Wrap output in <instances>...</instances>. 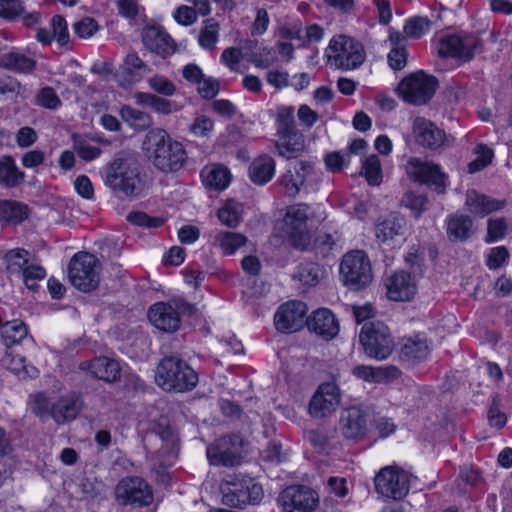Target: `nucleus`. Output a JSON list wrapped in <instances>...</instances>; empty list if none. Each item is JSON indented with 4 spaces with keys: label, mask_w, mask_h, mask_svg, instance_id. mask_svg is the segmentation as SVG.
Returning <instances> with one entry per match:
<instances>
[{
    "label": "nucleus",
    "mask_w": 512,
    "mask_h": 512,
    "mask_svg": "<svg viewBox=\"0 0 512 512\" xmlns=\"http://www.w3.org/2000/svg\"><path fill=\"white\" fill-rule=\"evenodd\" d=\"M142 42L150 52L162 58L172 55L176 49L171 36L157 26H148L143 29Z\"/></svg>",
    "instance_id": "obj_26"
},
{
    "label": "nucleus",
    "mask_w": 512,
    "mask_h": 512,
    "mask_svg": "<svg viewBox=\"0 0 512 512\" xmlns=\"http://www.w3.org/2000/svg\"><path fill=\"white\" fill-rule=\"evenodd\" d=\"M195 307L182 298H173L168 302H157L148 311L150 322L164 332H175L179 329L182 315L190 316Z\"/></svg>",
    "instance_id": "obj_5"
},
{
    "label": "nucleus",
    "mask_w": 512,
    "mask_h": 512,
    "mask_svg": "<svg viewBox=\"0 0 512 512\" xmlns=\"http://www.w3.org/2000/svg\"><path fill=\"white\" fill-rule=\"evenodd\" d=\"M374 482L377 493L394 500L403 499L410 489V475L395 466L381 469Z\"/></svg>",
    "instance_id": "obj_13"
},
{
    "label": "nucleus",
    "mask_w": 512,
    "mask_h": 512,
    "mask_svg": "<svg viewBox=\"0 0 512 512\" xmlns=\"http://www.w3.org/2000/svg\"><path fill=\"white\" fill-rule=\"evenodd\" d=\"M143 148L156 169L175 173L183 168L187 153L182 143L174 140L161 128L151 129L145 136Z\"/></svg>",
    "instance_id": "obj_1"
},
{
    "label": "nucleus",
    "mask_w": 512,
    "mask_h": 512,
    "mask_svg": "<svg viewBox=\"0 0 512 512\" xmlns=\"http://www.w3.org/2000/svg\"><path fill=\"white\" fill-rule=\"evenodd\" d=\"M359 340L364 353L376 360L387 359L394 350V339L388 327L380 321L365 323Z\"/></svg>",
    "instance_id": "obj_6"
},
{
    "label": "nucleus",
    "mask_w": 512,
    "mask_h": 512,
    "mask_svg": "<svg viewBox=\"0 0 512 512\" xmlns=\"http://www.w3.org/2000/svg\"><path fill=\"white\" fill-rule=\"evenodd\" d=\"M218 36V23H215L212 20H207L199 33L198 43L202 48L206 50H212L218 41Z\"/></svg>",
    "instance_id": "obj_49"
},
{
    "label": "nucleus",
    "mask_w": 512,
    "mask_h": 512,
    "mask_svg": "<svg viewBox=\"0 0 512 512\" xmlns=\"http://www.w3.org/2000/svg\"><path fill=\"white\" fill-rule=\"evenodd\" d=\"M437 52L442 58H454L465 63L483 48L482 41L474 35H444L437 40Z\"/></svg>",
    "instance_id": "obj_11"
},
{
    "label": "nucleus",
    "mask_w": 512,
    "mask_h": 512,
    "mask_svg": "<svg viewBox=\"0 0 512 512\" xmlns=\"http://www.w3.org/2000/svg\"><path fill=\"white\" fill-rule=\"evenodd\" d=\"M294 112L293 106L281 105L277 107L275 115L277 134L298 131L295 125Z\"/></svg>",
    "instance_id": "obj_46"
},
{
    "label": "nucleus",
    "mask_w": 512,
    "mask_h": 512,
    "mask_svg": "<svg viewBox=\"0 0 512 512\" xmlns=\"http://www.w3.org/2000/svg\"><path fill=\"white\" fill-rule=\"evenodd\" d=\"M278 140L275 147L278 154L284 158H296L305 148V140L302 133L292 131L277 134Z\"/></svg>",
    "instance_id": "obj_34"
},
{
    "label": "nucleus",
    "mask_w": 512,
    "mask_h": 512,
    "mask_svg": "<svg viewBox=\"0 0 512 512\" xmlns=\"http://www.w3.org/2000/svg\"><path fill=\"white\" fill-rule=\"evenodd\" d=\"M375 236L381 243H390L407 233V221L404 216L392 212L375 223Z\"/></svg>",
    "instance_id": "obj_25"
},
{
    "label": "nucleus",
    "mask_w": 512,
    "mask_h": 512,
    "mask_svg": "<svg viewBox=\"0 0 512 512\" xmlns=\"http://www.w3.org/2000/svg\"><path fill=\"white\" fill-rule=\"evenodd\" d=\"M135 100L137 104L148 106L155 112L165 115L177 112L181 109V106L176 102H172L151 93L138 92L135 94Z\"/></svg>",
    "instance_id": "obj_38"
},
{
    "label": "nucleus",
    "mask_w": 512,
    "mask_h": 512,
    "mask_svg": "<svg viewBox=\"0 0 512 512\" xmlns=\"http://www.w3.org/2000/svg\"><path fill=\"white\" fill-rule=\"evenodd\" d=\"M318 502L317 493L304 485L289 486L278 497V503L284 512H311Z\"/></svg>",
    "instance_id": "obj_17"
},
{
    "label": "nucleus",
    "mask_w": 512,
    "mask_h": 512,
    "mask_svg": "<svg viewBox=\"0 0 512 512\" xmlns=\"http://www.w3.org/2000/svg\"><path fill=\"white\" fill-rule=\"evenodd\" d=\"M352 373L357 378L371 383H380L383 374L382 370L366 365L355 366Z\"/></svg>",
    "instance_id": "obj_61"
},
{
    "label": "nucleus",
    "mask_w": 512,
    "mask_h": 512,
    "mask_svg": "<svg viewBox=\"0 0 512 512\" xmlns=\"http://www.w3.org/2000/svg\"><path fill=\"white\" fill-rule=\"evenodd\" d=\"M275 174V161L268 155H261L255 158L249 166V177L256 185H264L269 182Z\"/></svg>",
    "instance_id": "obj_36"
},
{
    "label": "nucleus",
    "mask_w": 512,
    "mask_h": 512,
    "mask_svg": "<svg viewBox=\"0 0 512 512\" xmlns=\"http://www.w3.org/2000/svg\"><path fill=\"white\" fill-rule=\"evenodd\" d=\"M430 352L426 338L416 335L402 340L400 355L408 361L423 360Z\"/></svg>",
    "instance_id": "obj_37"
},
{
    "label": "nucleus",
    "mask_w": 512,
    "mask_h": 512,
    "mask_svg": "<svg viewBox=\"0 0 512 512\" xmlns=\"http://www.w3.org/2000/svg\"><path fill=\"white\" fill-rule=\"evenodd\" d=\"M25 358L19 355H12L9 352L1 358L0 363L2 367L10 370L17 376L25 378H34L37 376L38 371L35 367L27 365Z\"/></svg>",
    "instance_id": "obj_40"
},
{
    "label": "nucleus",
    "mask_w": 512,
    "mask_h": 512,
    "mask_svg": "<svg viewBox=\"0 0 512 512\" xmlns=\"http://www.w3.org/2000/svg\"><path fill=\"white\" fill-rule=\"evenodd\" d=\"M20 276L22 277L25 286L28 289L35 291L38 287L36 282L45 278L46 271L40 265L28 263Z\"/></svg>",
    "instance_id": "obj_53"
},
{
    "label": "nucleus",
    "mask_w": 512,
    "mask_h": 512,
    "mask_svg": "<svg viewBox=\"0 0 512 512\" xmlns=\"http://www.w3.org/2000/svg\"><path fill=\"white\" fill-rule=\"evenodd\" d=\"M321 276V269L318 264L313 262H304L299 264L295 278L302 284L314 286L318 283Z\"/></svg>",
    "instance_id": "obj_47"
},
{
    "label": "nucleus",
    "mask_w": 512,
    "mask_h": 512,
    "mask_svg": "<svg viewBox=\"0 0 512 512\" xmlns=\"http://www.w3.org/2000/svg\"><path fill=\"white\" fill-rule=\"evenodd\" d=\"M204 185L212 190L222 191L228 187L231 181L229 169L220 164L205 166L201 171Z\"/></svg>",
    "instance_id": "obj_35"
},
{
    "label": "nucleus",
    "mask_w": 512,
    "mask_h": 512,
    "mask_svg": "<svg viewBox=\"0 0 512 512\" xmlns=\"http://www.w3.org/2000/svg\"><path fill=\"white\" fill-rule=\"evenodd\" d=\"M328 59L338 69L358 68L365 59L363 46L358 41L339 35L331 39L328 46Z\"/></svg>",
    "instance_id": "obj_8"
},
{
    "label": "nucleus",
    "mask_w": 512,
    "mask_h": 512,
    "mask_svg": "<svg viewBox=\"0 0 512 512\" xmlns=\"http://www.w3.org/2000/svg\"><path fill=\"white\" fill-rule=\"evenodd\" d=\"M0 67L19 74H31L37 61L22 51L12 50L0 57Z\"/></svg>",
    "instance_id": "obj_33"
},
{
    "label": "nucleus",
    "mask_w": 512,
    "mask_h": 512,
    "mask_svg": "<svg viewBox=\"0 0 512 512\" xmlns=\"http://www.w3.org/2000/svg\"><path fill=\"white\" fill-rule=\"evenodd\" d=\"M306 325L310 331L326 340L334 338L339 332V324L335 316L325 308L318 309L307 318Z\"/></svg>",
    "instance_id": "obj_27"
},
{
    "label": "nucleus",
    "mask_w": 512,
    "mask_h": 512,
    "mask_svg": "<svg viewBox=\"0 0 512 512\" xmlns=\"http://www.w3.org/2000/svg\"><path fill=\"white\" fill-rule=\"evenodd\" d=\"M362 169L370 185H379L382 180L380 160L377 155H371L362 162Z\"/></svg>",
    "instance_id": "obj_51"
},
{
    "label": "nucleus",
    "mask_w": 512,
    "mask_h": 512,
    "mask_svg": "<svg viewBox=\"0 0 512 512\" xmlns=\"http://www.w3.org/2000/svg\"><path fill=\"white\" fill-rule=\"evenodd\" d=\"M242 214V204L230 199L218 210L217 216L223 225L229 228H236L242 221Z\"/></svg>",
    "instance_id": "obj_42"
},
{
    "label": "nucleus",
    "mask_w": 512,
    "mask_h": 512,
    "mask_svg": "<svg viewBox=\"0 0 512 512\" xmlns=\"http://www.w3.org/2000/svg\"><path fill=\"white\" fill-rule=\"evenodd\" d=\"M28 216V208L26 205L11 201H0V221L19 223Z\"/></svg>",
    "instance_id": "obj_43"
},
{
    "label": "nucleus",
    "mask_w": 512,
    "mask_h": 512,
    "mask_svg": "<svg viewBox=\"0 0 512 512\" xmlns=\"http://www.w3.org/2000/svg\"><path fill=\"white\" fill-rule=\"evenodd\" d=\"M473 220L470 216L454 213L446 219V233L451 242H464L472 235Z\"/></svg>",
    "instance_id": "obj_31"
},
{
    "label": "nucleus",
    "mask_w": 512,
    "mask_h": 512,
    "mask_svg": "<svg viewBox=\"0 0 512 512\" xmlns=\"http://www.w3.org/2000/svg\"><path fill=\"white\" fill-rule=\"evenodd\" d=\"M509 258V251L504 246L494 247L490 250L486 265L491 270L500 268L503 263Z\"/></svg>",
    "instance_id": "obj_63"
},
{
    "label": "nucleus",
    "mask_w": 512,
    "mask_h": 512,
    "mask_svg": "<svg viewBox=\"0 0 512 512\" xmlns=\"http://www.w3.org/2000/svg\"><path fill=\"white\" fill-rule=\"evenodd\" d=\"M148 84L156 93L166 97L174 95L176 91L175 85L164 76L155 75L148 80Z\"/></svg>",
    "instance_id": "obj_60"
},
{
    "label": "nucleus",
    "mask_w": 512,
    "mask_h": 512,
    "mask_svg": "<svg viewBox=\"0 0 512 512\" xmlns=\"http://www.w3.org/2000/svg\"><path fill=\"white\" fill-rule=\"evenodd\" d=\"M25 12L21 0H0V17L14 20Z\"/></svg>",
    "instance_id": "obj_58"
},
{
    "label": "nucleus",
    "mask_w": 512,
    "mask_h": 512,
    "mask_svg": "<svg viewBox=\"0 0 512 512\" xmlns=\"http://www.w3.org/2000/svg\"><path fill=\"white\" fill-rule=\"evenodd\" d=\"M78 368L87 371L93 378L108 383L117 382L121 376L119 362L106 356H98L88 361H82Z\"/></svg>",
    "instance_id": "obj_22"
},
{
    "label": "nucleus",
    "mask_w": 512,
    "mask_h": 512,
    "mask_svg": "<svg viewBox=\"0 0 512 512\" xmlns=\"http://www.w3.org/2000/svg\"><path fill=\"white\" fill-rule=\"evenodd\" d=\"M68 274L75 288L83 292H90L99 285L100 263L90 253H77L70 261Z\"/></svg>",
    "instance_id": "obj_7"
},
{
    "label": "nucleus",
    "mask_w": 512,
    "mask_h": 512,
    "mask_svg": "<svg viewBox=\"0 0 512 512\" xmlns=\"http://www.w3.org/2000/svg\"><path fill=\"white\" fill-rule=\"evenodd\" d=\"M306 439L310 442L317 453H326L330 448L329 435L323 428L307 431Z\"/></svg>",
    "instance_id": "obj_54"
},
{
    "label": "nucleus",
    "mask_w": 512,
    "mask_h": 512,
    "mask_svg": "<svg viewBox=\"0 0 512 512\" xmlns=\"http://www.w3.org/2000/svg\"><path fill=\"white\" fill-rule=\"evenodd\" d=\"M340 404V391L335 383L321 384L309 403V413L316 418L333 413Z\"/></svg>",
    "instance_id": "obj_19"
},
{
    "label": "nucleus",
    "mask_w": 512,
    "mask_h": 512,
    "mask_svg": "<svg viewBox=\"0 0 512 512\" xmlns=\"http://www.w3.org/2000/svg\"><path fill=\"white\" fill-rule=\"evenodd\" d=\"M155 381L168 392L192 390L198 383V374L180 357L166 356L158 364Z\"/></svg>",
    "instance_id": "obj_3"
},
{
    "label": "nucleus",
    "mask_w": 512,
    "mask_h": 512,
    "mask_svg": "<svg viewBox=\"0 0 512 512\" xmlns=\"http://www.w3.org/2000/svg\"><path fill=\"white\" fill-rule=\"evenodd\" d=\"M349 162V153L345 151L332 152L325 157L326 167L332 172L341 171Z\"/></svg>",
    "instance_id": "obj_62"
},
{
    "label": "nucleus",
    "mask_w": 512,
    "mask_h": 512,
    "mask_svg": "<svg viewBox=\"0 0 512 512\" xmlns=\"http://www.w3.org/2000/svg\"><path fill=\"white\" fill-rule=\"evenodd\" d=\"M242 446L239 435L223 436L207 447V458L213 465L237 466L242 461Z\"/></svg>",
    "instance_id": "obj_15"
},
{
    "label": "nucleus",
    "mask_w": 512,
    "mask_h": 512,
    "mask_svg": "<svg viewBox=\"0 0 512 512\" xmlns=\"http://www.w3.org/2000/svg\"><path fill=\"white\" fill-rule=\"evenodd\" d=\"M344 285L354 290L366 287L372 281V268L367 255L360 250L346 253L340 264Z\"/></svg>",
    "instance_id": "obj_10"
},
{
    "label": "nucleus",
    "mask_w": 512,
    "mask_h": 512,
    "mask_svg": "<svg viewBox=\"0 0 512 512\" xmlns=\"http://www.w3.org/2000/svg\"><path fill=\"white\" fill-rule=\"evenodd\" d=\"M36 104L46 109L55 110L61 105V100L52 87H44L36 95Z\"/></svg>",
    "instance_id": "obj_55"
},
{
    "label": "nucleus",
    "mask_w": 512,
    "mask_h": 512,
    "mask_svg": "<svg viewBox=\"0 0 512 512\" xmlns=\"http://www.w3.org/2000/svg\"><path fill=\"white\" fill-rule=\"evenodd\" d=\"M246 242V236L241 233L223 231L215 235L213 243L222 250L223 254L232 255Z\"/></svg>",
    "instance_id": "obj_41"
},
{
    "label": "nucleus",
    "mask_w": 512,
    "mask_h": 512,
    "mask_svg": "<svg viewBox=\"0 0 512 512\" xmlns=\"http://www.w3.org/2000/svg\"><path fill=\"white\" fill-rule=\"evenodd\" d=\"M280 185L284 188L285 194L294 197L296 196L301 186L304 184V178L300 176H294L293 171L288 170L280 178Z\"/></svg>",
    "instance_id": "obj_56"
},
{
    "label": "nucleus",
    "mask_w": 512,
    "mask_h": 512,
    "mask_svg": "<svg viewBox=\"0 0 512 512\" xmlns=\"http://www.w3.org/2000/svg\"><path fill=\"white\" fill-rule=\"evenodd\" d=\"M122 119L137 130H145L152 125L151 116L129 105H124L120 110Z\"/></svg>",
    "instance_id": "obj_45"
},
{
    "label": "nucleus",
    "mask_w": 512,
    "mask_h": 512,
    "mask_svg": "<svg viewBox=\"0 0 512 512\" xmlns=\"http://www.w3.org/2000/svg\"><path fill=\"white\" fill-rule=\"evenodd\" d=\"M430 20L426 17H412L404 25V33L409 38H420L430 29Z\"/></svg>",
    "instance_id": "obj_50"
},
{
    "label": "nucleus",
    "mask_w": 512,
    "mask_h": 512,
    "mask_svg": "<svg viewBox=\"0 0 512 512\" xmlns=\"http://www.w3.org/2000/svg\"><path fill=\"white\" fill-rule=\"evenodd\" d=\"M387 296L393 301H410L417 292L416 277L405 271L395 272L386 280Z\"/></svg>",
    "instance_id": "obj_23"
},
{
    "label": "nucleus",
    "mask_w": 512,
    "mask_h": 512,
    "mask_svg": "<svg viewBox=\"0 0 512 512\" xmlns=\"http://www.w3.org/2000/svg\"><path fill=\"white\" fill-rule=\"evenodd\" d=\"M127 220L133 225L146 227V228H158L163 225L164 220L160 217H151L145 212H132L127 215Z\"/></svg>",
    "instance_id": "obj_57"
},
{
    "label": "nucleus",
    "mask_w": 512,
    "mask_h": 512,
    "mask_svg": "<svg viewBox=\"0 0 512 512\" xmlns=\"http://www.w3.org/2000/svg\"><path fill=\"white\" fill-rule=\"evenodd\" d=\"M506 230L507 223L505 218L489 219L485 241L491 243L503 238L506 234Z\"/></svg>",
    "instance_id": "obj_59"
},
{
    "label": "nucleus",
    "mask_w": 512,
    "mask_h": 512,
    "mask_svg": "<svg viewBox=\"0 0 512 512\" xmlns=\"http://www.w3.org/2000/svg\"><path fill=\"white\" fill-rule=\"evenodd\" d=\"M150 72V67L135 52L129 53L120 67L121 85L137 83Z\"/></svg>",
    "instance_id": "obj_30"
},
{
    "label": "nucleus",
    "mask_w": 512,
    "mask_h": 512,
    "mask_svg": "<svg viewBox=\"0 0 512 512\" xmlns=\"http://www.w3.org/2000/svg\"><path fill=\"white\" fill-rule=\"evenodd\" d=\"M412 133L415 141L429 149L441 147L446 139L445 132L433 122L423 117H417L413 121Z\"/></svg>",
    "instance_id": "obj_24"
},
{
    "label": "nucleus",
    "mask_w": 512,
    "mask_h": 512,
    "mask_svg": "<svg viewBox=\"0 0 512 512\" xmlns=\"http://www.w3.org/2000/svg\"><path fill=\"white\" fill-rule=\"evenodd\" d=\"M213 127L214 123L209 117L200 115L195 118L189 130L195 136L207 137L213 130Z\"/></svg>",
    "instance_id": "obj_64"
},
{
    "label": "nucleus",
    "mask_w": 512,
    "mask_h": 512,
    "mask_svg": "<svg viewBox=\"0 0 512 512\" xmlns=\"http://www.w3.org/2000/svg\"><path fill=\"white\" fill-rule=\"evenodd\" d=\"M307 305L298 300L282 304L274 316V324L278 331L292 333L300 330L306 323Z\"/></svg>",
    "instance_id": "obj_18"
},
{
    "label": "nucleus",
    "mask_w": 512,
    "mask_h": 512,
    "mask_svg": "<svg viewBox=\"0 0 512 512\" xmlns=\"http://www.w3.org/2000/svg\"><path fill=\"white\" fill-rule=\"evenodd\" d=\"M27 335L28 328L22 321H7L1 326V338L7 348L20 344Z\"/></svg>",
    "instance_id": "obj_39"
},
{
    "label": "nucleus",
    "mask_w": 512,
    "mask_h": 512,
    "mask_svg": "<svg viewBox=\"0 0 512 512\" xmlns=\"http://www.w3.org/2000/svg\"><path fill=\"white\" fill-rule=\"evenodd\" d=\"M115 498L123 506L144 507L153 502V493L143 478L130 476L123 478L116 485Z\"/></svg>",
    "instance_id": "obj_14"
},
{
    "label": "nucleus",
    "mask_w": 512,
    "mask_h": 512,
    "mask_svg": "<svg viewBox=\"0 0 512 512\" xmlns=\"http://www.w3.org/2000/svg\"><path fill=\"white\" fill-rule=\"evenodd\" d=\"M220 490L223 495V503L235 508L258 504L264 495L260 484L249 477L240 475L225 477L220 484Z\"/></svg>",
    "instance_id": "obj_4"
},
{
    "label": "nucleus",
    "mask_w": 512,
    "mask_h": 512,
    "mask_svg": "<svg viewBox=\"0 0 512 512\" xmlns=\"http://www.w3.org/2000/svg\"><path fill=\"white\" fill-rule=\"evenodd\" d=\"M30 252L23 248H15L7 251L3 260L9 273L20 276L29 263Z\"/></svg>",
    "instance_id": "obj_44"
},
{
    "label": "nucleus",
    "mask_w": 512,
    "mask_h": 512,
    "mask_svg": "<svg viewBox=\"0 0 512 512\" xmlns=\"http://www.w3.org/2000/svg\"><path fill=\"white\" fill-rule=\"evenodd\" d=\"M82 407L79 394L72 392L52 404V418L57 424H64L74 420Z\"/></svg>",
    "instance_id": "obj_29"
},
{
    "label": "nucleus",
    "mask_w": 512,
    "mask_h": 512,
    "mask_svg": "<svg viewBox=\"0 0 512 512\" xmlns=\"http://www.w3.org/2000/svg\"><path fill=\"white\" fill-rule=\"evenodd\" d=\"M401 204L410 209L416 218H419L428 208V198L424 194L408 191L404 194Z\"/></svg>",
    "instance_id": "obj_48"
},
{
    "label": "nucleus",
    "mask_w": 512,
    "mask_h": 512,
    "mask_svg": "<svg viewBox=\"0 0 512 512\" xmlns=\"http://www.w3.org/2000/svg\"><path fill=\"white\" fill-rule=\"evenodd\" d=\"M465 206L471 214L485 217L492 212L501 210L505 206V201L493 199L474 189H470L466 192Z\"/></svg>",
    "instance_id": "obj_28"
},
{
    "label": "nucleus",
    "mask_w": 512,
    "mask_h": 512,
    "mask_svg": "<svg viewBox=\"0 0 512 512\" xmlns=\"http://www.w3.org/2000/svg\"><path fill=\"white\" fill-rule=\"evenodd\" d=\"M152 433L162 442L161 448L156 451V454L160 457V464L162 466L171 465L178 454L177 433L166 420L156 422Z\"/></svg>",
    "instance_id": "obj_20"
},
{
    "label": "nucleus",
    "mask_w": 512,
    "mask_h": 512,
    "mask_svg": "<svg viewBox=\"0 0 512 512\" xmlns=\"http://www.w3.org/2000/svg\"><path fill=\"white\" fill-rule=\"evenodd\" d=\"M26 174L17 166L11 155L0 156V186L7 189H14L21 186L25 181Z\"/></svg>",
    "instance_id": "obj_32"
},
{
    "label": "nucleus",
    "mask_w": 512,
    "mask_h": 512,
    "mask_svg": "<svg viewBox=\"0 0 512 512\" xmlns=\"http://www.w3.org/2000/svg\"><path fill=\"white\" fill-rule=\"evenodd\" d=\"M368 414L357 406L344 409L340 416V429L347 439H362L368 431Z\"/></svg>",
    "instance_id": "obj_21"
},
{
    "label": "nucleus",
    "mask_w": 512,
    "mask_h": 512,
    "mask_svg": "<svg viewBox=\"0 0 512 512\" xmlns=\"http://www.w3.org/2000/svg\"><path fill=\"white\" fill-rule=\"evenodd\" d=\"M408 174L417 182L432 187L438 194H444L449 178L438 164L410 158L407 165Z\"/></svg>",
    "instance_id": "obj_16"
},
{
    "label": "nucleus",
    "mask_w": 512,
    "mask_h": 512,
    "mask_svg": "<svg viewBox=\"0 0 512 512\" xmlns=\"http://www.w3.org/2000/svg\"><path fill=\"white\" fill-rule=\"evenodd\" d=\"M105 184L119 197L141 193L140 165L135 154L120 152L104 169Z\"/></svg>",
    "instance_id": "obj_2"
},
{
    "label": "nucleus",
    "mask_w": 512,
    "mask_h": 512,
    "mask_svg": "<svg viewBox=\"0 0 512 512\" xmlns=\"http://www.w3.org/2000/svg\"><path fill=\"white\" fill-rule=\"evenodd\" d=\"M309 206L307 204H294L286 209L283 219V231L291 245L300 250H306L310 245L311 234L307 226L309 220Z\"/></svg>",
    "instance_id": "obj_9"
},
{
    "label": "nucleus",
    "mask_w": 512,
    "mask_h": 512,
    "mask_svg": "<svg viewBox=\"0 0 512 512\" xmlns=\"http://www.w3.org/2000/svg\"><path fill=\"white\" fill-rule=\"evenodd\" d=\"M73 148L78 156L86 161L96 159L101 154V149L92 145L88 140L80 137L73 136Z\"/></svg>",
    "instance_id": "obj_52"
},
{
    "label": "nucleus",
    "mask_w": 512,
    "mask_h": 512,
    "mask_svg": "<svg viewBox=\"0 0 512 512\" xmlns=\"http://www.w3.org/2000/svg\"><path fill=\"white\" fill-rule=\"evenodd\" d=\"M437 80L422 71L411 73L398 85V95L407 103L413 105L426 104L434 95Z\"/></svg>",
    "instance_id": "obj_12"
}]
</instances>
